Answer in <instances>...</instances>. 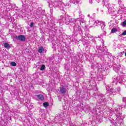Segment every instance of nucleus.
I'll return each instance as SVG.
<instances>
[{"instance_id": "f257e3e1", "label": "nucleus", "mask_w": 126, "mask_h": 126, "mask_svg": "<svg viewBox=\"0 0 126 126\" xmlns=\"http://www.w3.org/2000/svg\"><path fill=\"white\" fill-rule=\"evenodd\" d=\"M114 112L115 114L116 120L115 121V124H113L111 126H124L123 117L122 114H121V109L119 108H116Z\"/></svg>"}, {"instance_id": "f03ea898", "label": "nucleus", "mask_w": 126, "mask_h": 126, "mask_svg": "<svg viewBox=\"0 0 126 126\" xmlns=\"http://www.w3.org/2000/svg\"><path fill=\"white\" fill-rule=\"evenodd\" d=\"M62 21L66 25H68L69 23L72 24V25L73 24H75V20L74 19H72L71 17L68 16V15H65L64 16H63L62 17Z\"/></svg>"}, {"instance_id": "7ed1b4c3", "label": "nucleus", "mask_w": 126, "mask_h": 126, "mask_svg": "<svg viewBox=\"0 0 126 126\" xmlns=\"http://www.w3.org/2000/svg\"><path fill=\"white\" fill-rule=\"evenodd\" d=\"M92 24H93L94 26H101V29L102 30H104L105 29V24H104L103 23L101 22L100 21L95 20L93 21L92 23Z\"/></svg>"}, {"instance_id": "20e7f679", "label": "nucleus", "mask_w": 126, "mask_h": 126, "mask_svg": "<svg viewBox=\"0 0 126 126\" xmlns=\"http://www.w3.org/2000/svg\"><path fill=\"white\" fill-rule=\"evenodd\" d=\"M106 90L108 91L106 94L105 95L107 96V97H108V96H112L113 95L112 93H117L118 92L117 91V89H111V87H106Z\"/></svg>"}, {"instance_id": "39448f33", "label": "nucleus", "mask_w": 126, "mask_h": 126, "mask_svg": "<svg viewBox=\"0 0 126 126\" xmlns=\"http://www.w3.org/2000/svg\"><path fill=\"white\" fill-rule=\"evenodd\" d=\"M48 3L49 6L50 8H53V7H59V5H58V0L53 2L49 0V1H48Z\"/></svg>"}, {"instance_id": "423d86ee", "label": "nucleus", "mask_w": 126, "mask_h": 126, "mask_svg": "<svg viewBox=\"0 0 126 126\" xmlns=\"http://www.w3.org/2000/svg\"><path fill=\"white\" fill-rule=\"evenodd\" d=\"M15 39H16V40H19V41H24L26 40V37L23 35H20L19 36H15Z\"/></svg>"}, {"instance_id": "0eeeda50", "label": "nucleus", "mask_w": 126, "mask_h": 126, "mask_svg": "<svg viewBox=\"0 0 126 126\" xmlns=\"http://www.w3.org/2000/svg\"><path fill=\"white\" fill-rule=\"evenodd\" d=\"M106 7L107 8H108V12L109 13H113V12H115V10H114V7L112 6H111V5L110 4H107L106 5Z\"/></svg>"}, {"instance_id": "6e6552de", "label": "nucleus", "mask_w": 126, "mask_h": 126, "mask_svg": "<svg viewBox=\"0 0 126 126\" xmlns=\"http://www.w3.org/2000/svg\"><path fill=\"white\" fill-rule=\"evenodd\" d=\"M117 82H119V83H122L123 82H125V81H126V79H124V77L123 76L118 77L117 78Z\"/></svg>"}, {"instance_id": "1a4fd4ad", "label": "nucleus", "mask_w": 126, "mask_h": 126, "mask_svg": "<svg viewBox=\"0 0 126 126\" xmlns=\"http://www.w3.org/2000/svg\"><path fill=\"white\" fill-rule=\"evenodd\" d=\"M35 98L37 99V100H41V101H43L44 99H45V97H44V95L43 94H36L35 95Z\"/></svg>"}, {"instance_id": "9d476101", "label": "nucleus", "mask_w": 126, "mask_h": 126, "mask_svg": "<svg viewBox=\"0 0 126 126\" xmlns=\"http://www.w3.org/2000/svg\"><path fill=\"white\" fill-rule=\"evenodd\" d=\"M60 92L61 94H65L66 93V89L63 87L60 88Z\"/></svg>"}, {"instance_id": "9b49d317", "label": "nucleus", "mask_w": 126, "mask_h": 126, "mask_svg": "<svg viewBox=\"0 0 126 126\" xmlns=\"http://www.w3.org/2000/svg\"><path fill=\"white\" fill-rule=\"evenodd\" d=\"M98 102L101 104V105H105V104L106 103V100L103 99L102 97L99 98L98 100Z\"/></svg>"}, {"instance_id": "f8f14e48", "label": "nucleus", "mask_w": 126, "mask_h": 126, "mask_svg": "<svg viewBox=\"0 0 126 126\" xmlns=\"http://www.w3.org/2000/svg\"><path fill=\"white\" fill-rule=\"evenodd\" d=\"M96 79L98 80V81H102V80H103L104 78L103 77V75H102V74L98 75L96 78Z\"/></svg>"}, {"instance_id": "ddd939ff", "label": "nucleus", "mask_w": 126, "mask_h": 126, "mask_svg": "<svg viewBox=\"0 0 126 126\" xmlns=\"http://www.w3.org/2000/svg\"><path fill=\"white\" fill-rule=\"evenodd\" d=\"M57 4L58 5V7H63L64 4H63L62 1L58 0Z\"/></svg>"}, {"instance_id": "4468645a", "label": "nucleus", "mask_w": 126, "mask_h": 126, "mask_svg": "<svg viewBox=\"0 0 126 126\" xmlns=\"http://www.w3.org/2000/svg\"><path fill=\"white\" fill-rule=\"evenodd\" d=\"M121 68V65H118L115 68H113L114 70H115L116 72H119V70H120Z\"/></svg>"}, {"instance_id": "2eb2a0df", "label": "nucleus", "mask_w": 126, "mask_h": 126, "mask_svg": "<svg viewBox=\"0 0 126 126\" xmlns=\"http://www.w3.org/2000/svg\"><path fill=\"white\" fill-rule=\"evenodd\" d=\"M38 52L40 54H42V53H43V52H44V47H43V46L40 47L38 48Z\"/></svg>"}, {"instance_id": "dca6fc26", "label": "nucleus", "mask_w": 126, "mask_h": 126, "mask_svg": "<svg viewBox=\"0 0 126 126\" xmlns=\"http://www.w3.org/2000/svg\"><path fill=\"white\" fill-rule=\"evenodd\" d=\"M4 48H5V49H10V45L6 42L4 43Z\"/></svg>"}, {"instance_id": "f3484780", "label": "nucleus", "mask_w": 126, "mask_h": 126, "mask_svg": "<svg viewBox=\"0 0 126 126\" xmlns=\"http://www.w3.org/2000/svg\"><path fill=\"white\" fill-rule=\"evenodd\" d=\"M75 30H76L77 32H80L81 31V27L79 26H77L76 28L75 27Z\"/></svg>"}, {"instance_id": "a211bd4d", "label": "nucleus", "mask_w": 126, "mask_h": 126, "mask_svg": "<svg viewBox=\"0 0 126 126\" xmlns=\"http://www.w3.org/2000/svg\"><path fill=\"white\" fill-rule=\"evenodd\" d=\"M71 2H73L74 4H76L79 2L80 0H70Z\"/></svg>"}, {"instance_id": "6ab92c4d", "label": "nucleus", "mask_w": 126, "mask_h": 126, "mask_svg": "<svg viewBox=\"0 0 126 126\" xmlns=\"http://www.w3.org/2000/svg\"><path fill=\"white\" fill-rule=\"evenodd\" d=\"M45 69H46V66L44 64H42L41 65V67L39 68L40 70H45Z\"/></svg>"}, {"instance_id": "aec40b11", "label": "nucleus", "mask_w": 126, "mask_h": 126, "mask_svg": "<svg viewBox=\"0 0 126 126\" xmlns=\"http://www.w3.org/2000/svg\"><path fill=\"white\" fill-rule=\"evenodd\" d=\"M118 32V29H116V28H113L111 30V33H116V32Z\"/></svg>"}, {"instance_id": "412c9836", "label": "nucleus", "mask_w": 126, "mask_h": 126, "mask_svg": "<svg viewBox=\"0 0 126 126\" xmlns=\"http://www.w3.org/2000/svg\"><path fill=\"white\" fill-rule=\"evenodd\" d=\"M10 65L11 66H16V63L14 62H12L11 63H10Z\"/></svg>"}, {"instance_id": "4be33fe9", "label": "nucleus", "mask_w": 126, "mask_h": 126, "mask_svg": "<svg viewBox=\"0 0 126 126\" xmlns=\"http://www.w3.org/2000/svg\"><path fill=\"white\" fill-rule=\"evenodd\" d=\"M43 106L45 108H47V107H49V103L48 102H45L43 103Z\"/></svg>"}, {"instance_id": "5701e85b", "label": "nucleus", "mask_w": 126, "mask_h": 126, "mask_svg": "<svg viewBox=\"0 0 126 126\" xmlns=\"http://www.w3.org/2000/svg\"><path fill=\"white\" fill-rule=\"evenodd\" d=\"M122 26L123 27H126V20L124 21L123 23H122Z\"/></svg>"}, {"instance_id": "b1692460", "label": "nucleus", "mask_w": 126, "mask_h": 126, "mask_svg": "<svg viewBox=\"0 0 126 126\" xmlns=\"http://www.w3.org/2000/svg\"><path fill=\"white\" fill-rule=\"evenodd\" d=\"M117 13H118V14H122V9H119L117 11Z\"/></svg>"}, {"instance_id": "393cba45", "label": "nucleus", "mask_w": 126, "mask_h": 126, "mask_svg": "<svg viewBox=\"0 0 126 126\" xmlns=\"http://www.w3.org/2000/svg\"><path fill=\"white\" fill-rule=\"evenodd\" d=\"M121 90V87H118L116 88V91H117V92H120Z\"/></svg>"}, {"instance_id": "a878e982", "label": "nucleus", "mask_w": 126, "mask_h": 126, "mask_svg": "<svg viewBox=\"0 0 126 126\" xmlns=\"http://www.w3.org/2000/svg\"><path fill=\"white\" fill-rule=\"evenodd\" d=\"M118 0V3L121 5L122 4V2H123V0Z\"/></svg>"}, {"instance_id": "bb28decb", "label": "nucleus", "mask_w": 126, "mask_h": 126, "mask_svg": "<svg viewBox=\"0 0 126 126\" xmlns=\"http://www.w3.org/2000/svg\"><path fill=\"white\" fill-rule=\"evenodd\" d=\"M30 27H31V28H32V27H34V23L32 22L31 23Z\"/></svg>"}, {"instance_id": "cd10ccee", "label": "nucleus", "mask_w": 126, "mask_h": 126, "mask_svg": "<svg viewBox=\"0 0 126 126\" xmlns=\"http://www.w3.org/2000/svg\"><path fill=\"white\" fill-rule=\"evenodd\" d=\"M99 49L101 52H104V51H105V47H103L102 48L100 47Z\"/></svg>"}, {"instance_id": "c85d7f7f", "label": "nucleus", "mask_w": 126, "mask_h": 126, "mask_svg": "<svg viewBox=\"0 0 126 126\" xmlns=\"http://www.w3.org/2000/svg\"><path fill=\"white\" fill-rule=\"evenodd\" d=\"M123 35H126V31H125L122 34Z\"/></svg>"}, {"instance_id": "c756f323", "label": "nucleus", "mask_w": 126, "mask_h": 126, "mask_svg": "<svg viewBox=\"0 0 126 126\" xmlns=\"http://www.w3.org/2000/svg\"><path fill=\"white\" fill-rule=\"evenodd\" d=\"M123 102H125V103H126V97H124L123 98Z\"/></svg>"}, {"instance_id": "7c9ffc66", "label": "nucleus", "mask_w": 126, "mask_h": 126, "mask_svg": "<svg viewBox=\"0 0 126 126\" xmlns=\"http://www.w3.org/2000/svg\"><path fill=\"white\" fill-rule=\"evenodd\" d=\"M89 2L90 3H91V4L93 3V1H92V0H90Z\"/></svg>"}, {"instance_id": "2f4dec72", "label": "nucleus", "mask_w": 126, "mask_h": 126, "mask_svg": "<svg viewBox=\"0 0 126 126\" xmlns=\"http://www.w3.org/2000/svg\"><path fill=\"white\" fill-rule=\"evenodd\" d=\"M102 2H106L107 1V0H102Z\"/></svg>"}, {"instance_id": "473e14b6", "label": "nucleus", "mask_w": 126, "mask_h": 126, "mask_svg": "<svg viewBox=\"0 0 126 126\" xmlns=\"http://www.w3.org/2000/svg\"><path fill=\"white\" fill-rule=\"evenodd\" d=\"M90 17V14H88V17Z\"/></svg>"}, {"instance_id": "72a5a7b5", "label": "nucleus", "mask_w": 126, "mask_h": 126, "mask_svg": "<svg viewBox=\"0 0 126 126\" xmlns=\"http://www.w3.org/2000/svg\"><path fill=\"white\" fill-rule=\"evenodd\" d=\"M88 111H89V109H88Z\"/></svg>"}]
</instances>
